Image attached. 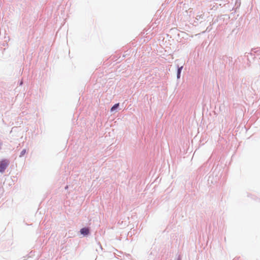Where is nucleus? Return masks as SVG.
Returning a JSON list of instances; mask_svg holds the SVG:
<instances>
[{
  "instance_id": "f257e3e1",
  "label": "nucleus",
  "mask_w": 260,
  "mask_h": 260,
  "mask_svg": "<svg viewBox=\"0 0 260 260\" xmlns=\"http://www.w3.org/2000/svg\"><path fill=\"white\" fill-rule=\"evenodd\" d=\"M9 165V161L3 159L0 161V172L3 173Z\"/></svg>"
},
{
  "instance_id": "f03ea898",
  "label": "nucleus",
  "mask_w": 260,
  "mask_h": 260,
  "mask_svg": "<svg viewBox=\"0 0 260 260\" xmlns=\"http://www.w3.org/2000/svg\"><path fill=\"white\" fill-rule=\"evenodd\" d=\"M80 233L84 236L87 235L89 233V229L86 228H82L80 230Z\"/></svg>"
},
{
  "instance_id": "7ed1b4c3",
  "label": "nucleus",
  "mask_w": 260,
  "mask_h": 260,
  "mask_svg": "<svg viewBox=\"0 0 260 260\" xmlns=\"http://www.w3.org/2000/svg\"><path fill=\"white\" fill-rule=\"evenodd\" d=\"M119 106V104H115L111 109V111H114L116 108H118Z\"/></svg>"
},
{
  "instance_id": "20e7f679",
  "label": "nucleus",
  "mask_w": 260,
  "mask_h": 260,
  "mask_svg": "<svg viewBox=\"0 0 260 260\" xmlns=\"http://www.w3.org/2000/svg\"><path fill=\"white\" fill-rule=\"evenodd\" d=\"M26 153V150L23 149L20 153V157L23 156Z\"/></svg>"
},
{
  "instance_id": "39448f33",
  "label": "nucleus",
  "mask_w": 260,
  "mask_h": 260,
  "mask_svg": "<svg viewBox=\"0 0 260 260\" xmlns=\"http://www.w3.org/2000/svg\"><path fill=\"white\" fill-rule=\"evenodd\" d=\"M182 67H181L180 68H179L178 69V72L177 73H178V74H180L181 73V70L182 69Z\"/></svg>"
},
{
  "instance_id": "423d86ee",
  "label": "nucleus",
  "mask_w": 260,
  "mask_h": 260,
  "mask_svg": "<svg viewBox=\"0 0 260 260\" xmlns=\"http://www.w3.org/2000/svg\"><path fill=\"white\" fill-rule=\"evenodd\" d=\"M180 76V74H178V73H177V78H179Z\"/></svg>"
}]
</instances>
